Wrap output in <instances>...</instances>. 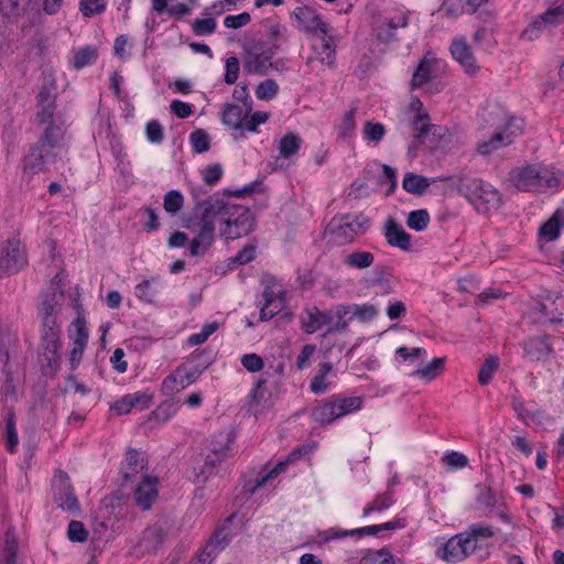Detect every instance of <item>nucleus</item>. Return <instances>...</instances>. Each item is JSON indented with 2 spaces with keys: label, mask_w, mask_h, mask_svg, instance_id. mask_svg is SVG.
Listing matches in <instances>:
<instances>
[{
  "label": "nucleus",
  "mask_w": 564,
  "mask_h": 564,
  "mask_svg": "<svg viewBox=\"0 0 564 564\" xmlns=\"http://www.w3.org/2000/svg\"><path fill=\"white\" fill-rule=\"evenodd\" d=\"M184 205V197L180 191H169L163 198V207L169 214L178 213Z\"/></svg>",
  "instance_id": "nucleus-49"
},
{
  "label": "nucleus",
  "mask_w": 564,
  "mask_h": 564,
  "mask_svg": "<svg viewBox=\"0 0 564 564\" xmlns=\"http://www.w3.org/2000/svg\"><path fill=\"white\" fill-rule=\"evenodd\" d=\"M280 46L276 43L256 41L243 46V69L250 74L265 75L273 66L272 57Z\"/></svg>",
  "instance_id": "nucleus-7"
},
{
  "label": "nucleus",
  "mask_w": 564,
  "mask_h": 564,
  "mask_svg": "<svg viewBox=\"0 0 564 564\" xmlns=\"http://www.w3.org/2000/svg\"><path fill=\"white\" fill-rule=\"evenodd\" d=\"M292 15L296 19V26L302 32L315 34L319 31L324 35L328 32V25L322 21L319 14L313 8L299 7Z\"/></svg>",
  "instance_id": "nucleus-18"
},
{
  "label": "nucleus",
  "mask_w": 564,
  "mask_h": 564,
  "mask_svg": "<svg viewBox=\"0 0 564 564\" xmlns=\"http://www.w3.org/2000/svg\"><path fill=\"white\" fill-rule=\"evenodd\" d=\"M314 55H310L306 64L311 65L315 59L328 67L335 66L336 43L332 36L323 34L321 42L313 45Z\"/></svg>",
  "instance_id": "nucleus-22"
},
{
  "label": "nucleus",
  "mask_w": 564,
  "mask_h": 564,
  "mask_svg": "<svg viewBox=\"0 0 564 564\" xmlns=\"http://www.w3.org/2000/svg\"><path fill=\"white\" fill-rule=\"evenodd\" d=\"M561 212H556L546 223L540 228V235L545 237L547 240H554L560 235L561 226Z\"/></svg>",
  "instance_id": "nucleus-52"
},
{
  "label": "nucleus",
  "mask_w": 564,
  "mask_h": 564,
  "mask_svg": "<svg viewBox=\"0 0 564 564\" xmlns=\"http://www.w3.org/2000/svg\"><path fill=\"white\" fill-rule=\"evenodd\" d=\"M356 109L351 108L345 112L341 122L338 126V137L341 139L351 138L356 129Z\"/></svg>",
  "instance_id": "nucleus-50"
},
{
  "label": "nucleus",
  "mask_w": 564,
  "mask_h": 564,
  "mask_svg": "<svg viewBox=\"0 0 564 564\" xmlns=\"http://www.w3.org/2000/svg\"><path fill=\"white\" fill-rule=\"evenodd\" d=\"M398 527H399V521H390V522H386L382 524L368 525V527H362V528L352 529V530H339V529L330 528L328 530L319 532L318 538H319V542L326 543L332 540L343 539V538H347V536L378 535L384 531L394 530Z\"/></svg>",
  "instance_id": "nucleus-15"
},
{
  "label": "nucleus",
  "mask_w": 564,
  "mask_h": 564,
  "mask_svg": "<svg viewBox=\"0 0 564 564\" xmlns=\"http://www.w3.org/2000/svg\"><path fill=\"white\" fill-rule=\"evenodd\" d=\"M408 112L412 116L411 127L416 131L414 138L415 140H421L430 131V116L419 98L411 100L408 106Z\"/></svg>",
  "instance_id": "nucleus-23"
},
{
  "label": "nucleus",
  "mask_w": 564,
  "mask_h": 564,
  "mask_svg": "<svg viewBox=\"0 0 564 564\" xmlns=\"http://www.w3.org/2000/svg\"><path fill=\"white\" fill-rule=\"evenodd\" d=\"M371 220L362 213L346 214L334 217L329 225L328 230L334 236L336 242L347 243L355 239V237L364 235L370 227Z\"/></svg>",
  "instance_id": "nucleus-8"
},
{
  "label": "nucleus",
  "mask_w": 564,
  "mask_h": 564,
  "mask_svg": "<svg viewBox=\"0 0 564 564\" xmlns=\"http://www.w3.org/2000/svg\"><path fill=\"white\" fill-rule=\"evenodd\" d=\"M225 67V83L228 85L235 84L239 75V59L236 56L228 57Z\"/></svg>",
  "instance_id": "nucleus-62"
},
{
  "label": "nucleus",
  "mask_w": 564,
  "mask_h": 564,
  "mask_svg": "<svg viewBox=\"0 0 564 564\" xmlns=\"http://www.w3.org/2000/svg\"><path fill=\"white\" fill-rule=\"evenodd\" d=\"M312 416L321 424H330L336 421L334 406H332L329 399L314 406L312 410Z\"/></svg>",
  "instance_id": "nucleus-40"
},
{
  "label": "nucleus",
  "mask_w": 564,
  "mask_h": 564,
  "mask_svg": "<svg viewBox=\"0 0 564 564\" xmlns=\"http://www.w3.org/2000/svg\"><path fill=\"white\" fill-rule=\"evenodd\" d=\"M352 308V318H357L360 322H369L373 319L378 315V310L372 304H351Z\"/></svg>",
  "instance_id": "nucleus-55"
},
{
  "label": "nucleus",
  "mask_w": 564,
  "mask_h": 564,
  "mask_svg": "<svg viewBox=\"0 0 564 564\" xmlns=\"http://www.w3.org/2000/svg\"><path fill=\"white\" fill-rule=\"evenodd\" d=\"M375 256L369 251H354L347 254L344 263L355 269H367L373 264Z\"/></svg>",
  "instance_id": "nucleus-37"
},
{
  "label": "nucleus",
  "mask_w": 564,
  "mask_h": 564,
  "mask_svg": "<svg viewBox=\"0 0 564 564\" xmlns=\"http://www.w3.org/2000/svg\"><path fill=\"white\" fill-rule=\"evenodd\" d=\"M74 333L69 334L72 344L86 346L88 341V330L83 316H78L73 322Z\"/></svg>",
  "instance_id": "nucleus-53"
},
{
  "label": "nucleus",
  "mask_w": 564,
  "mask_h": 564,
  "mask_svg": "<svg viewBox=\"0 0 564 564\" xmlns=\"http://www.w3.org/2000/svg\"><path fill=\"white\" fill-rule=\"evenodd\" d=\"M0 564H18L17 563V543L15 541H10L8 538L6 540V547L0 556Z\"/></svg>",
  "instance_id": "nucleus-64"
},
{
  "label": "nucleus",
  "mask_w": 564,
  "mask_h": 564,
  "mask_svg": "<svg viewBox=\"0 0 564 564\" xmlns=\"http://www.w3.org/2000/svg\"><path fill=\"white\" fill-rule=\"evenodd\" d=\"M225 448H214L213 453L203 458V464L198 467H194L195 479L197 482L206 481L217 470V466L223 462L226 456Z\"/></svg>",
  "instance_id": "nucleus-26"
},
{
  "label": "nucleus",
  "mask_w": 564,
  "mask_h": 564,
  "mask_svg": "<svg viewBox=\"0 0 564 564\" xmlns=\"http://www.w3.org/2000/svg\"><path fill=\"white\" fill-rule=\"evenodd\" d=\"M39 101L41 105V110L37 112V119L41 123H46L53 118L54 100L47 93L41 91L39 94Z\"/></svg>",
  "instance_id": "nucleus-47"
},
{
  "label": "nucleus",
  "mask_w": 564,
  "mask_h": 564,
  "mask_svg": "<svg viewBox=\"0 0 564 564\" xmlns=\"http://www.w3.org/2000/svg\"><path fill=\"white\" fill-rule=\"evenodd\" d=\"M150 401L151 398L148 394L143 392H135L127 394L116 401L112 405V410H115L119 415L128 414L137 404H142L143 408H148Z\"/></svg>",
  "instance_id": "nucleus-29"
},
{
  "label": "nucleus",
  "mask_w": 564,
  "mask_h": 564,
  "mask_svg": "<svg viewBox=\"0 0 564 564\" xmlns=\"http://www.w3.org/2000/svg\"><path fill=\"white\" fill-rule=\"evenodd\" d=\"M148 459L142 452L129 449L121 465V475L124 482H134L142 478V474H148Z\"/></svg>",
  "instance_id": "nucleus-19"
},
{
  "label": "nucleus",
  "mask_w": 564,
  "mask_h": 564,
  "mask_svg": "<svg viewBox=\"0 0 564 564\" xmlns=\"http://www.w3.org/2000/svg\"><path fill=\"white\" fill-rule=\"evenodd\" d=\"M525 357L532 361H539L549 356L551 345L546 336H538L529 338L523 343Z\"/></svg>",
  "instance_id": "nucleus-28"
},
{
  "label": "nucleus",
  "mask_w": 564,
  "mask_h": 564,
  "mask_svg": "<svg viewBox=\"0 0 564 564\" xmlns=\"http://www.w3.org/2000/svg\"><path fill=\"white\" fill-rule=\"evenodd\" d=\"M457 189L479 212L498 209L502 204L500 192L491 184L468 175H459L456 183Z\"/></svg>",
  "instance_id": "nucleus-6"
},
{
  "label": "nucleus",
  "mask_w": 564,
  "mask_h": 564,
  "mask_svg": "<svg viewBox=\"0 0 564 564\" xmlns=\"http://www.w3.org/2000/svg\"><path fill=\"white\" fill-rule=\"evenodd\" d=\"M302 139L295 133H288L279 142V152L282 158H291L297 153Z\"/></svg>",
  "instance_id": "nucleus-38"
},
{
  "label": "nucleus",
  "mask_w": 564,
  "mask_h": 564,
  "mask_svg": "<svg viewBox=\"0 0 564 564\" xmlns=\"http://www.w3.org/2000/svg\"><path fill=\"white\" fill-rule=\"evenodd\" d=\"M482 121L477 143V151L482 155L511 144L522 132V120L500 108L484 111Z\"/></svg>",
  "instance_id": "nucleus-2"
},
{
  "label": "nucleus",
  "mask_w": 564,
  "mask_h": 564,
  "mask_svg": "<svg viewBox=\"0 0 564 564\" xmlns=\"http://www.w3.org/2000/svg\"><path fill=\"white\" fill-rule=\"evenodd\" d=\"M145 134L151 143L160 144L164 139L163 127L158 120H151L147 123Z\"/></svg>",
  "instance_id": "nucleus-61"
},
{
  "label": "nucleus",
  "mask_w": 564,
  "mask_h": 564,
  "mask_svg": "<svg viewBox=\"0 0 564 564\" xmlns=\"http://www.w3.org/2000/svg\"><path fill=\"white\" fill-rule=\"evenodd\" d=\"M256 257V248L251 245L245 246L235 257L227 260L228 269L232 270L238 265L247 264L251 262Z\"/></svg>",
  "instance_id": "nucleus-51"
},
{
  "label": "nucleus",
  "mask_w": 564,
  "mask_h": 564,
  "mask_svg": "<svg viewBox=\"0 0 564 564\" xmlns=\"http://www.w3.org/2000/svg\"><path fill=\"white\" fill-rule=\"evenodd\" d=\"M509 187L518 192H545L562 184L557 172L541 164H524L512 167L507 177Z\"/></svg>",
  "instance_id": "nucleus-4"
},
{
  "label": "nucleus",
  "mask_w": 564,
  "mask_h": 564,
  "mask_svg": "<svg viewBox=\"0 0 564 564\" xmlns=\"http://www.w3.org/2000/svg\"><path fill=\"white\" fill-rule=\"evenodd\" d=\"M224 225L225 227L220 229V235L225 239L235 240L252 231L253 217L249 209L234 205L229 215L224 218Z\"/></svg>",
  "instance_id": "nucleus-10"
},
{
  "label": "nucleus",
  "mask_w": 564,
  "mask_h": 564,
  "mask_svg": "<svg viewBox=\"0 0 564 564\" xmlns=\"http://www.w3.org/2000/svg\"><path fill=\"white\" fill-rule=\"evenodd\" d=\"M451 53L467 74H475L478 70L476 58L465 37L454 39L451 45Z\"/></svg>",
  "instance_id": "nucleus-20"
},
{
  "label": "nucleus",
  "mask_w": 564,
  "mask_h": 564,
  "mask_svg": "<svg viewBox=\"0 0 564 564\" xmlns=\"http://www.w3.org/2000/svg\"><path fill=\"white\" fill-rule=\"evenodd\" d=\"M432 65H433V61L427 59V58H424L420 63L416 70L414 72L412 80H411L412 88H419L430 80Z\"/></svg>",
  "instance_id": "nucleus-44"
},
{
  "label": "nucleus",
  "mask_w": 564,
  "mask_h": 564,
  "mask_svg": "<svg viewBox=\"0 0 564 564\" xmlns=\"http://www.w3.org/2000/svg\"><path fill=\"white\" fill-rule=\"evenodd\" d=\"M133 502L142 511H148L159 497V478L153 475L142 474V478L134 481Z\"/></svg>",
  "instance_id": "nucleus-14"
},
{
  "label": "nucleus",
  "mask_w": 564,
  "mask_h": 564,
  "mask_svg": "<svg viewBox=\"0 0 564 564\" xmlns=\"http://www.w3.org/2000/svg\"><path fill=\"white\" fill-rule=\"evenodd\" d=\"M250 21V14L242 12L236 15H227L224 20V25L228 29H239L247 25Z\"/></svg>",
  "instance_id": "nucleus-63"
},
{
  "label": "nucleus",
  "mask_w": 564,
  "mask_h": 564,
  "mask_svg": "<svg viewBox=\"0 0 564 564\" xmlns=\"http://www.w3.org/2000/svg\"><path fill=\"white\" fill-rule=\"evenodd\" d=\"M67 535L73 542H85L88 538V532L83 522L72 520L68 524Z\"/></svg>",
  "instance_id": "nucleus-60"
},
{
  "label": "nucleus",
  "mask_w": 564,
  "mask_h": 564,
  "mask_svg": "<svg viewBox=\"0 0 564 564\" xmlns=\"http://www.w3.org/2000/svg\"><path fill=\"white\" fill-rule=\"evenodd\" d=\"M278 91L279 86L276 82L273 79H265L258 85L256 96L260 100H270L276 96Z\"/></svg>",
  "instance_id": "nucleus-57"
},
{
  "label": "nucleus",
  "mask_w": 564,
  "mask_h": 564,
  "mask_svg": "<svg viewBox=\"0 0 564 564\" xmlns=\"http://www.w3.org/2000/svg\"><path fill=\"white\" fill-rule=\"evenodd\" d=\"M477 549L467 533L460 532L448 539L436 550V555L452 564H456L468 558Z\"/></svg>",
  "instance_id": "nucleus-9"
},
{
  "label": "nucleus",
  "mask_w": 564,
  "mask_h": 564,
  "mask_svg": "<svg viewBox=\"0 0 564 564\" xmlns=\"http://www.w3.org/2000/svg\"><path fill=\"white\" fill-rule=\"evenodd\" d=\"M333 314L322 312L313 306L306 308L300 316L302 328L307 334H313L333 321Z\"/></svg>",
  "instance_id": "nucleus-24"
},
{
  "label": "nucleus",
  "mask_w": 564,
  "mask_h": 564,
  "mask_svg": "<svg viewBox=\"0 0 564 564\" xmlns=\"http://www.w3.org/2000/svg\"><path fill=\"white\" fill-rule=\"evenodd\" d=\"M444 364H445L444 357L434 358L427 365L417 368L412 373V376H415V377H419V378H422L425 380H433L443 372Z\"/></svg>",
  "instance_id": "nucleus-35"
},
{
  "label": "nucleus",
  "mask_w": 564,
  "mask_h": 564,
  "mask_svg": "<svg viewBox=\"0 0 564 564\" xmlns=\"http://www.w3.org/2000/svg\"><path fill=\"white\" fill-rule=\"evenodd\" d=\"M58 482L55 487V501L58 507L76 516L80 511L79 502L70 485L69 476L63 471H57Z\"/></svg>",
  "instance_id": "nucleus-16"
},
{
  "label": "nucleus",
  "mask_w": 564,
  "mask_h": 564,
  "mask_svg": "<svg viewBox=\"0 0 564 564\" xmlns=\"http://www.w3.org/2000/svg\"><path fill=\"white\" fill-rule=\"evenodd\" d=\"M409 15L410 12L408 10H398L393 15L382 20L375 29L377 39L383 43L395 41L397 30L408 26Z\"/></svg>",
  "instance_id": "nucleus-17"
},
{
  "label": "nucleus",
  "mask_w": 564,
  "mask_h": 564,
  "mask_svg": "<svg viewBox=\"0 0 564 564\" xmlns=\"http://www.w3.org/2000/svg\"><path fill=\"white\" fill-rule=\"evenodd\" d=\"M79 12L85 18L102 14L107 9L106 0H80L78 6Z\"/></svg>",
  "instance_id": "nucleus-43"
},
{
  "label": "nucleus",
  "mask_w": 564,
  "mask_h": 564,
  "mask_svg": "<svg viewBox=\"0 0 564 564\" xmlns=\"http://www.w3.org/2000/svg\"><path fill=\"white\" fill-rule=\"evenodd\" d=\"M476 506L478 509L489 513L505 505V499L499 492H495L489 485L479 484L476 486Z\"/></svg>",
  "instance_id": "nucleus-25"
},
{
  "label": "nucleus",
  "mask_w": 564,
  "mask_h": 564,
  "mask_svg": "<svg viewBox=\"0 0 564 564\" xmlns=\"http://www.w3.org/2000/svg\"><path fill=\"white\" fill-rule=\"evenodd\" d=\"M499 367V358L497 356L489 355L486 357L478 372V382L480 386H487L494 378L495 372Z\"/></svg>",
  "instance_id": "nucleus-39"
},
{
  "label": "nucleus",
  "mask_w": 564,
  "mask_h": 564,
  "mask_svg": "<svg viewBox=\"0 0 564 564\" xmlns=\"http://www.w3.org/2000/svg\"><path fill=\"white\" fill-rule=\"evenodd\" d=\"M242 112V108L238 105H226L221 112V121L234 130H243L246 116Z\"/></svg>",
  "instance_id": "nucleus-30"
},
{
  "label": "nucleus",
  "mask_w": 564,
  "mask_h": 564,
  "mask_svg": "<svg viewBox=\"0 0 564 564\" xmlns=\"http://www.w3.org/2000/svg\"><path fill=\"white\" fill-rule=\"evenodd\" d=\"M204 369L188 364L180 365L162 382V390L165 394H173L194 383L203 373Z\"/></svg>",
  "instance_id": "nucleus-11"
},
{
  "label": "nucleus",
  "mask_w": 564,
  "mask_h": 564,
  "mask_svg": "<svg viewBox=\"0 0 564 564\" xmlns=\"http://www.w3.org/2000/svg\"><path fill=\"white\" fill-rule=\"evenodd\" d=\"M465 532L469 535L470 540L475 542L476 549H480L485 541L495 535L492 527L480 523L470 525Z\"/></svg>",
  "instance_id": "nucleus-36"
},
{
  "label": "nucleus",
  "mask_w": 564,
  "mask_h": 564,
  "mask_svg": "<svg viewBox=\"0 0 564 564\" xmlns=\"http://www.w3.org/2000/svg\"><path fill=\"white\" fill-rule=\"evenodd\" d=\"M337 401L340 408L339 414L341 417L360 410L362 406L361 397H337Z\"/></svg>",
  "instance_id": "nucleus-56"
},
{
  "label": "nucleus",
  "mask_w": 564,
  "mask_h": 564,
  "mask_svg": "<svg viewBox=\"0 0 564 564\" xmlns=\"http://www.w3.org/2000/svg\"><path fill=\"white\" fill-rule=\"evenodd\" d=\"M393 505V498L390 491L377 495L372 502L362 510V516L368 517L372 512H381Z\"/></svg>",
  "instance_id": "nucleus-41"
},
{
  "label": "nucleus",
  "mask_w": 564,
  "mask_h": 564,
  "mask_svg": "<svg viewBox=\"0 0 564 564\" xmlns=\"http://www.w3.org/2000/svg\"><path fill=\"white\" fill-rule=\"evenodd\" d=\"M362 134L368 142L378 144L386 134V128L380 122L366 121L362 128Z\"/></svg>",
  "instance_id": "nucleus-45"
},
{
  "label": "nucleus",
  "mask_w": 564,
  "mask_h": 564,
  "mask_svg": "<svg viewBox=\"0 0 564 564\" xmlns=\"http://www.w3.org/2000/svg\"><path fill=\"white\" fill-rule=\"evenodd\" d=\"M25 256L17 239L0 242V278L19 272L25 264Z\"/></svg>",
  "instance_id": "nucleus-12"
},
{
  "label": "nucleus",
  "mask_w": 564,
  "mask_h": 564,
  "mask_svg": "<svg viewBox=\"0 0 564 564\" xmlns=\"http://www.w3.org/2000/svg\"><path fill=\"white\" fill-rule=\"evenodd\" d=\"M216 21L213 18L197 19L192 24V30L197 36L210 35L216 30Z\"/></svg>",
  "instance_id": "nucleus-59"
},
{
  "label": "nucleus",
  "mask_w": 564,
  "mask_h": 564,
  "mask_svg": "<svg viewBox=\"0 0 564 564\" xmlns=\"http://www.w3.org/2000/svg\"><path fill=\"white\" fill-rule=\"evenodd\" d=\"M156 294V289L151 284L149 280H143L135 286V296L142 302L149 304L153 303Z\"/></svg>",
  "instance_id": "nucleus-58"
},
{
  "label": "nucleus",
  "mask_w": 564,
  "mask_h": 564,
  "mask_svg": "<svg viewBox=\"0 0 564 564\" xmlns=\"http://www.w3.org/2000/svg\"><path fill=\"white\" fill-rule=\"evenodd\" d=\"M231 536L225 529H220L214 533L206 545V556L216 557L230 542Z\"/></svg>",
  "instance_id": "nucleus-33"
},
{
  "label": "nucleus",
  "mask_w": 564,
  "mask_h": 564,
  "mask_svg": "<svg viewBox=\"0 0 564 564\" xmlns=\"http://www.w3.org/2000/svg\"><path fill=\"white\" fill-rule=\"evenodd\" d=\"M301 455H302V448H297V449L293 451L289 455V459L286 462H281V463L276 464L268 474L258 478L256 480L254 485L252 487L248 488L247 490L250 494H254L256 490L258 488L262 487L268 480L276 477L280 473L284 471L286 469L290 460L297 459Z\"/></svg>",
  "instance_id": "nucleus-32"
},
{
  "label": "nucleus",
  "mask_w": 564,
  "mask_h": 564,
  "mask_svg": "<svg viewBox=\"0 0 564 564\" xmlns=\"http://www.w3.org/2000/svg\"><path fill=\"white\" fill-rule=\"evenodd\" d=\"M189 140L195 152L204 153L209 150L210 139L205 130H195L191 133Z\"/></svg>",
  "instance_id": "nucleus-54"
},
{
  "label": "nucleus",
  "mask_w": 564,
  "mask_h": 564,
  "mask_svg": "<svg viewBox=\"0 0 564 564\" xmlns=\"http://www.w3.org/2000/svg\"><path fill=\"white\" fill-rule=\"evenodd\" d=\"M64 4V0H29L30 9L42 10L47 15L57 14Z\"/></svg>",
  "instance_id": "nucleus-46"
},
{
  "label": "nucleus",
  "mask_w": 564,
  "mask_h": 564,
  "mask_svg": "<svg viewBox=\"0 0 564 564\" xmlns=\"http://www.w3.org/2000/svg\"><path fill=\"white\" fill-rule=\"evenodd\" d=\"M359 564H395L388 549L367 550L360 557Z\"/></svg>",
  "instance_id": "nucleus-34"
},
{
  "label": "nucleus",
  "mask_w": 564,
  "mask_h": 564,
  "mask_svg": "<svg viewBox=\"0 0 564 564\" xmlns=\"http://www.w3.org/2000/svg\"><path fill=\"white\" fill-rule=\"evenodd\" d=\"M264 303L261 306L260 319L262 322L272 319L284 307V291L282 289L273 290L265 286L263 292Z\"/></svg>",
  "instance_id": "nucleus-21"
},
{
  "label": "nucleus",
  "mask_w": 564,
  "mask_h": 564,
  "mask_svg": "<svg viewBox=\"0 0 564 564\" xmlns=\"http://www.w3.org/2000/svg\"><path fill=\"white\" fill-rule=\"evenodd\" d=\"M430 223V215L425 209H417L409 213L406 225L415 231L424 230Z\"/></svg>",
  "instance_id": "nucleus-48"
},
{
  "label": "nucleus",
  "mask_w": 564,
  "mask_h": 564,
  "mask_svg": "<svg viewBox=\"0 0 564 564\" xmlns=\"http://www.w3.org/2000/svg\"><path fill=\"white\" fill-rule=\"evenodd\" d=\"M564 22V3L551 8L539 14L522 32L521 37L527 41H534L541 36L543 31Z\"/></svg>",
  "instance_id": "nucleus-13"
},
{
  "label": "nucleus",
  "mask_w": 564,
  "mask_h": 564,
  "mask_svg": "<svg viewBox=\"0 0 564 564\" xmlns=\"http://www.w3.org/2000/svg\"><path fill=\"white\" fill-rule=\"evenodd\" d=\"M430 185L431 181L427 177L412 172L406 173L402 181L403 189L413 195H423Z\"/></svg>",
  "instance_id": "nucleus-31"
},
{
  "label": "nucleus",
  "mask_w": 564,
  "mask_h": 564,
  "mask_svg": "<svg viewBox=\"0 0 564 564\" xmlns=\"http://www.w3.org/2000/svg\"><path fill=\"white\" fill-rule=\"evenodd\" d=\"M63 132L58 126L50 124L40 140L30 147L22 163V177L30 181L33 175L44 172L55 162V150L59 145Z\"/></svg>",
  "instance_id": "nucleus-5"
},
{
  "label": "nucleus",
  "mask_w": 564,
  "mask_h": 564,
  "mask_svg": "<svg viewBox=\"0 0 564 564\" xmlns=\"http://www.w3.org/2000/svg\"><path fill=\"white\" fill-rule=\"evenodd\" d=\"M97 56L98 52L95 47H82L75 53L73 66L76 69L84 68L85 66L93 64L97 59Z\"/></svg>",
  "instance_id": "nucleus-42"
},
{
  "label": "nucleus",
  "mask_w": 564,
  "mask_h": 564,
  "mask_svg": "<svg viewBox=\"0 0 564 564\" xmlns=\"http://www.w3.org/2000/svg\"><path fill=\"white\" fill-rule=\"evenodd\" d=\"M65 295L61 280L56 275L50 286L41 293L39 316L42 324L41 352L39 361L47 376H54L59 367V321Z\"/></svg>",
  "instance_id": "nucleus-1"
},
{
  "label": "nucleus",
  "mask_w": 564,
  "mask_h": 564,
  "mask_svg": "<svg viewBox=\"0 0 564 564\" xmlns=\"http://www.w3.org/2000/svg\"><path fill=\"white\" fill-rule=\"evenodd\" d=\"M384 236L387 242L392 247L402 250H408L410 247L411 236L393 218L387 220Z\"/></svg>",
  "instance_id": "nucleus-27"
},
{
  "label": "nucleus",
  "mask_w": 564,
  "mask_h": 564,
  "mask_svg": "<svg viewBox=\"0 0 564 564\" xmlns=\"http://www.w3.org/2000/svg\"><path fill=\"white\" fill-rule=\"evenodd\" d=\"M202 215L193 229L196 237L191 241L189 254L200 257L212 247L215 238V223L224 224L234 205H229L220 194H214L199 204Z\"/></svg>",
  "instance_id": "nucleus-3"
}]
</instances>
